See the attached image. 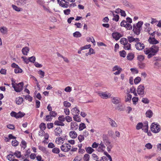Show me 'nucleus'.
Returning a JSON list of instances; mask_svg holds the SVG:
<instances>
[{"mask_svg": "<svg viewBox=\"0 0 161 161\" xmlns=\"http://www.w3.org/2000/svg\"><path fill=\"white\" fill-rule=\"evenodd\" d=\"M102 138L103 141H101L99 142L97 150L99 152H103L104 153V152H105V150L106 147L107 151L108 152H110L113 147V145L111 144L108 136L106 135L103 134Z\"/></svg>", "mask_w": 161, "mask_h": 161, "instance_id": "nucleus-1", "label": "nucleus"}, {"mask_svg": "<svg viewBox=\"0 0 161 161\" xmlns=\"http://www.w3.org/2000/svg\"><path fill=\"white\" fill-rule=\"evenodd\" d=\"M159 47L156 45H153L150 48H146L144 50V52L146 54L148 55L147 58H150L155 55L158 52Z\"/></svg>", "mask_w": 161, "mask_h": 161, "instance_id": "nucleus-2", "label": "nucleus"}, {"mask_svg": "<svg viewBox=\"0 0 161 161\" xmlns=\"http://www.w3.org/2000/svg\"><path fill=\"white\" fill-rule=\"evenodd\" d=\"M12 87L14 89V90L17 92H20L23 89L24 83L23 82L16 84V85L14 84L13 83L12 84Z\"/></svg>", "mask_w": 161, "mask_h": 161, "instance_id": "nucleus-3", "label": "nucleus"}, {"mask_svg": "<svg viewBox=\"0 0 161 161\" xmlns=\"http://www.w3.org/2000/svg\"><path fill=\"white\" fill-rule=\"evenodd\" d=\"M151 129L152 131L154 133H158L160 130V127L159 125L153 123L151 125Z\"/></svg>", "mask_w": 161, "mask_h": 161, "instance_id": "nucleus-4", "label": "nucleus"}, {"mask_svg": "<svg viewBox=\"0 0 161 161\" xmlns=\"http://www.w3.org/2000/svg\"><path fill=\"white\" fill-rule=\"evenodd\" d=\"M145 88L143 85H140L137 88V92L141 96L144 95Z\"/></svg>", "mask_w": 161, "mask_h": 161, "instance_id": "nucleus-5", "label": "nucleus"}, {"mask_svg": "<svg viewBox=\"0 0 161 161\" xmlns=\"http://www.w3.org/2000/svg\"><path fill=\"white\" fill-rule=\"evenodd\" d=\"M60 6L64 8H67L69 6V2L65 1V0H57Z\"/></svg>", "mask_w": 161, "mask_h": 161, "instance_id": "nucleus-6", "label": "nucleus"}, {"mask_svg": "<svg viewBox=\"0 0 161 161\" xmlns=\"http://www.w3.org/2000/svg\"><path fill=\"white\" fill-rule=\"evenodd\" d=\"M61 150L65 152H67L69 151L71 148V146L69 144H64L61 147Z\"/></svg>", "mask_w": 161, "mask_h": 161, "instance_id": "nucleus-7", "label": "nucleus"}, {"mask_svg": "<svg viewBox=\"0 0 161 161\" xmlns=\"http://www.w3.org/2000/svg\"><path fill=\"white\" fill-rule=\"evenodd\" d=\"M55 135L57 136H59L62 135L63 133V131L61 128L60 127L56 128L54 131Z\"/></svg>", "mask_w": 161, "mask_h": 161, "instance_id": "nucleus-8", "label": "nucleus"}, {"mask_svg": "<svg viewBox=\"0 0 161 161\" xmlns=\"http://www.w3.org/2000/svg\"><path fill=\"white\" fill-rule=\"evenodd\" d=\"M136 49L138 50H141L143 49L145 47L144 44L140 42H137L135 44Z\"/></svg>", "mask_w": 161, "mask_h": 161, "instance_id": "nucleus-9", "label": "nucleus"}, {"mask_svg": "<svg viewBox=\"0 0 161 161\" xmlns=\"http://www.w3.org/2000/svg\"><path fill=\"white\" fill-rule=\"evenodd\" d=\"M99 95L103 98L107 99L109 97L111 96L110 93L107 92H100Z\"/></svg>", "mask_w": 161, "mask_h": 161, "instance_id": "nucleus-10", "label": "nucleus"}, {"mask_svg": "<svg viewBox=\"0 0 161 161\" xmlns=\"http://www.w3.org/2000/svg\"><path fill=\"white\" fill-rule=\"evenodd\" d=\"M113 37L116 40H118L122 36V35L117 32H114L112 34Z\"/></svg>", "mask_w": 161, "mask_h": 161, "instance_id": "nucleus-11", "label": "nucleus"}, {"mask_svg": "<svg viewBox=\"0 0 161 161\" xmlns=\"http://www.w3.org/2000/svg\"><path fill=\"white\" fill-rule=\"evenodd\" d=\"M121 101L120 98L118 97H113L112 99V102L114 104H118Z\"/></svg>", "mask_w": 161, "mask_h": 161, "instance_id": "nucleus-12", "label": "nucleus"}, {"mask_svg": "<svg viewBox=\"0 0 161 161\" xmlns=\"http://www.w3.org/2000/svg\"><path fill=\"white\" fill-rule=\"evenodd\" d=\"M148 41L150 44H156L159 43L158 41L153 37H149Z\"/></svg>", "mask_w": 161, "mask_h": 161, "instance_id": "nucleus-13", "label": "nucleus"}, {"mask_svg": "<svg viewBox=\"0 0 161 161\" xmlns=\"http://www.w3.org/2000/svg\"><path fill=\"white\" fill-rule=\"evenodd\" d=\"M71 111L73 116L79 115V114L80 111L76 108H73L71 110Z\"/></svg>", "mask_w": 161, "mask_h": 161, "instance_id": "nucleus-14", "label": "nucleus"}, {"mask_svg": "<svg viewBox=\"0 0 161 161\" xmlns=\"http://www.w3.org/2000/svg\"><path fill=\"white\" fill-rule=\"evenodd\" d=\"M109 123L112 127L116 128L117 126L116 122L113 120L109 118Z\"/></svg>", "mask_w": 161, "mask_h": 161, "instance_id": "nucleus-15", "label": "nucleus"}, {"mask_svg": "<svg viewBox=\"0 0 161 161\" xmlns=\"http://www.w3.org/2000/svg\"><path fill=\"white\" fill-rule=\"evenodd\" d=\"M127 38L129 42H133L135 41V42H139V39L138 38H135L132 36H128Z\"/></svg>", "mask_w": 161, "mask_h": 161, "instance_id": "nucleus-16", "label": "nucleus"}, {"mask_svg": "<svg viewBox=\"0 0 161 161\" xmlns=\"http://www.w3.org/2000/svg\"><path fill=\"white\" fill-rule=\"evenodd\" d=\"M64 139L61 137H58L56 138V142L58 144L63 143Z\"/></svg>", "mask_w": 161, "mask_h": 161, "instance_id": "nucleus-17", "label": "nucleus"}, {"mask_svg": "<svg viewBox=\"0 0 161 161\" xmlns=\"http://www.w3.org/2000/svg\"><path fill=\"white\" fill-rule=\"evenodd\" d=\"M17 3L19 5H24L27 3V0H17Z\"/></svg>", "mask_w": 161, "mask_h": 161, "instance_id": "nucleus-18", "label": "nucleus"}, {"mask_svg": "<svg viewBox=\"0 0 161 161\" xmlns=\"http://www.w3.org/2000/svg\"><path fill=\"white\" fill-rule=\"evenodd\" d=\"M78 125L77 123L75 122H72L71 123V128L72 130H76L77 129V127L76 126H78Z\"/></svg>", "mask_w": 161, "mask_h": 161, "instance_id": "nucleus-19", "label": "nucleus"}, {"mask_svg": "<svg viewBox=\"0 0 161 161\" xmlns=\"http://www.w3.org/2000/svg\"><path fill=\"white\" fill-rule=\"evenodd\" d=\"M133 31L134 33L138 35H139L140 32V29L137 28L135 25L133 26Z\"/></svg>", "mask_w": 161, "mask_h": 161, "instance_id": "nucleus-20", "label": "nucleus"}, {"mask_svg": "<svg viewBox=\"0 0 161 161\" xmlns=\"http://www.w3.org/2000/svg\"><path fill=\"white\" fill-rule=\"evenodd\" d=\"M69 136L72 138H76L77 136L76 132L75 131H71L69 133Z\"/></svg>", "mask_w": 161, "mask_h": 161, "instance_id": "nucleus-21", "label": "nucleus"}, {"mask_svg": "<svg viewBox=\"0 0 161 161\" xmlns=\"http://www.w3.org/2000/svg\"><path fill=\"white\" fill-rule=\"evenodd\" d=\"M22 51L24 55H27L29 51V49L28 47H25L22 49Z\"/></svg>", "mask_w": 161, "mask_h": 161, "instance_id": "nucleus-22", "label": "nucleus"}, {"mask_svg": "<svg viewBox=\"0 0 161 161\" xmlns=\"http://www.w3.org/2000/svg\"><path fill=\"white\" fill-rule=\"evenodd\" d=\"M16 101L17 104L20 105L23 101V99L22 97H18L16 98Z\"/></svg>", "mask_w": 161, "mask_h": 161, "instance_id": "nucleus-23", "label": "nucleus"}, {"mask_svg": "<svg viewBox=\"0 0 161 161\" xmlns=\"http://www.w3.org/2000/svg\"><path fill=\"white\" fill-rule=\"evenodd\" d=\"M1 32L3 35H5L7 33V29L5 27H1L0 29Z\"/></svg>", "mask_w": 161, "mask_h": 161, "instance_id": "nucleus-24", "label": "nucleus"}, {"mask_svg": "<svg viewBox=\"0 0 161 161\" xmlns=\"http://www.w3.org/2000/svg\"><path fill=\"white\" fill-rule=\"evenodd\" d=\"M110 12H111L114 17L113 18V19L116 22L118 21L119 20V16L118 14H114V11H111Z\"/></svg>", "mask_w": 161, "mask_h": 161, "instance_id": "nucleus-25", "label": "nucleus"}, {"mask_svg": "<svg viewBox=\"0 0 161 161\" xmlns=\"http://www.w3.org/2000/svg\"><path fill=\"white\" fill-rule=\"evenodd\" d=\"M146 116L147 117L150 118L153 115L152 111L151 110H148L146 113Z\"/></svg>", "mask_w": 161, "mask_h": 161, "instance_id": "nucleus-26", "label": "nucleus"}, {"mask_svg": "<svg viewBox=\"0 0 161 161\" xmlns=\"http://www.w3.org/2000/svg\"><path fill=\"white\" fill-rule=\"evenodd\" d=\"M85 149L86 152L89 154H91L94 151V150L91 147H86L85 148Z\"/></svg>", "mask_w": 161, "mask_h": 161, "instance_id": "nucleus-27", "label": "nucleus"}, {"mask_svg": "<svg viewBox=\"0 0 161 161\" xmlns=\"http://www.w3.org/2000/svg\"><path fill=\"white\" fill-rule=\"evenodd\" d=\"M134 57V56L133 54L132 53H130L128 54L127 56V58L128 60H131L133 59Z\"/></svg>", "mask_w": 161, "mask_h": 161, "instance_id": "nucleus-28", "label": "nucleus"}, {"mask_svg": "<svg viewBox=\"0 0 161 161\" xmlns=\"http://www.w3.org/2000/svg\"><path fill=\"white\" fill-rule=\"evenodd\" d=\"M130 92L131 93H133L134 95L136 96H137V93L136 92V89L135 87H133L130 88Z\"/></svg>", "mask_w": 161, "mask_h": 161, "instance_id": "nucleus-29", "label": "nucleus"}, {"mask_svg": "<svg viewBox=\"0 0 161 161\" xmlns=\"http://www.w3.org/2000/svg\"><path fill=\"white\" fill-rule=\"evenodd\" d=\"M120 43L123 45L128 42L127 39L125 38H122L120 39Z\"/></svg>", "mask_w": 161, "mask_h": 161, "instance_id": "nucleus-30", "label": "nucleus"}, {"mask_svg": "<svg viewBox=\"0 0 161 161\" xmlns=\"http://www.w3.org/2000/svg\"><path fill=\"white\" fill-rule=\"evenodd\" d=\"M54 124L59 126H64V124L62 121H60L59 120H56L54 123Z\"/></svg>", "mask_w": 161, "mask_h": 161, "instance_id": "nucleus-31", "label": "nucleus"}, {"mask_svg": "<svg viewBox=\"0 0 161 161\" xmlns=\"http://www.w3.org/2000/svg\"><path fill=\"white\" fill-rule=\"evenodd\" d=\"M124 48L125 49L129 50L130 49L131 45L130 44L128 43V42L124 45Z\"/></svg>", "mask_w": 161, "mask_h": 161, "instance_id": "nucleus-32", "label": "nucleus"}, {"mask_svg": "<svg viewBox=\"0 0 161 161\" xmlns=\"http://www.w3.org/2000/svg\"><path fill=\"white\" fill-rule=\"evenodd\" d=\"M74 120L78 122H80L81 121V119L80 118V116L79 115H76L74 116H73Z\"/></svg>", "mask_w": 161, "mask_h": 161, "instance_id": "nucleus-33", "label": "nucleus"}, {"mask_svg": "<svg viewBox=\"0 0 161 161\" xmlns=\"http://www.w3.org/2000/svg\"><path fill=\"white\" fill-rule=\"evenodd\" d=\"M86 127L85 124L84 123H81L79 125V130H82Z\"/></svg>", "mask_w": 161, "mask_h": 161, "instance_id": "nucleus-34", "label": "nucleus"}, {"mask_svg": "<svg viewBox=\"0 0 161 161\" xmlns=\"http://www.w3.org/2000/svg\"><path fill=\"white\" fill-rule=\"evenodd\" d=\"M73 36L75 37H80L81 36V34L79 31H76L73 34Z\"/></svg>", "mask_w": 161, "mask_h": 161, "instance_id": "nucleus-35", "label": "nucleus"}, {"mask_svg": "<svg viewBox=\"0 0 161 161\" xmlns=\"http://www.w3.org/2000/svg\"><path fill=\"white\" fill-rule=\"evenodd\" d=\"M25 115V114L19 112L18 113H17V118H22Z\"/></svg>", "mask_w": 161, "mask_h": 161, "instance_id": "nucleus-36", "label": "nucleus"}, {"mask_svg": "<svg viewBox=\"0 0 161 161\" xmlns=\"http://www.w3.org/2000/svg\"><path fill=\"white\" fill-rule=\"evenodd\" d=\"M52 152L56 154H58L60 152L59 149L57 147H55L52 150Z\"/></svg>", "mask_w": 161, "mask_h": 161, "instance_id": "nucleus-37", "label": "nucleus"}, {"mask_svg": "<svg viewBox=\"0 0 161 161\" xmlns=\"http://www.w3.org/2000/svg\"><path fill=\"white\" fill-rule=\"evenodd\" d=\"M14 71L16 74L21 73L22 72V70L19 66L17 68L14 69Z\"/></svg>", "mask_w": 161, "mask_h": 161, "instance_id": "nucleus-38", "label": "nucleus"}, {"mask_svg": "<svg viewBox=\"0 0 161 161\" xmlns=\"http://www.w3.org/2000/svg\"><path fill=\"white\" fill-rule=\"evenodd\" d=\"M14 154L18 158H20L21 157V153L19 151H16Z\"/></svg>", "mask_w": 161, "mask_h": 161, "instance_id": "nucleus-39", "label": "nucleus"}, {"mask_svg": "<svg viewBox=\"0 0 161 161\" xmlns=\"http://www.w3.org/2000/svg\"><path fill=\"white\" fill-rule=\"evenodd\" d=\"M142 130L144 132H147L148 130V126L147 124H145V125L142 127Z\"/></svg>", "mask_w": 161, "mask_h": 161, "instance_id": "nucleus-40", "label": "nucleus"}, {"mask_svg": "<svg viewBox=\"0 0 161 161\" xmlns=\"http://www.w3.org/2000/svg\"><path fill=\"white\" fill-rule=\"evenodd\" d=\"M127 97L125 98V102H127L130 101L132 97L131 95L128 93H127Z\"/></svg>", "mask_w": 161, "mask_h": 161, "instance_id": "nucleus-41", "label": "nucleus"}, {"mask_svg": "<svg viewBox=\"0 0 161 161\" xmlns=\"http://www.w3.org/2000/svg\"><path fill=\"white\" fill-rule=\"evenodd\" d=\"M143 124L142 123H139L136 126V129L137 130H139L142 128L143 127Z\"/></svg>", "mask_w": 161, "mask_h": 161, "instance_id": "nucleus-42", "label": "nucleus"}, {"mask_svg": "<svg viewBox=\"0 0 161 161\" xmlns=\"http://www.w3.org/2000/svg\"><path fill=\"white\" fill-rule=\"evenodd\" d=\"M39 127L41 130H43L46 128L45 124L43 123H42L40 124Z\"/></svg>", "mask_w": 161, "mask_h": 161, "instance_id": "nucleus-43", "label": "nucleus"}, {"mask_svg": "<svg viewBox=\"0 0 161 161\" xmlns=\"http://www.w3.org/2000/svg\"><path fill=\"white\" fill-rule=\"evenodd\" d=\"M142 102L145 104H148L149 103V100L147 98H143Z\"/></svg>", "mask_w": 161, "mask_h": 161, "instance_id": "nucleus-44", "label": "nucleus"}, {"mask_svg": "<svg viewBox=\"0 0 161 161\" xmlns=\"http://www.w3.org/2000/svg\"><path fill=\"white\" fill-rule=\"evenodd\" d=\"M90 156L87 154H85L83 157V159L85 161H88L89 160Z\"/></svg>", "mask_w": 161, "mask_h": 161, "instance_id": "nucleus-45", "label": "nucleus"}, {"mask_svg": "<svg viewBox=\"0 0 161 161\" xmlns=\"http://www.w3.org/2000/svg\"><path fill=\"white\" fill-rule=\"evenodd\" d=\"M93 51L94 50L92 48H90L88 52L86 53V55L87 56L89 55H91L92 54L94 53L93 52Z\"/></svg>", "mask_w": 161, "mask_h": 161, "instance_id": "nucleus-46", "label": "nucleus"}, {"mask_svg": "<svg viewBox=\"0 0 161 161\" xmlns=\"http://www.w3.org/2000/svg\"><path fill=\"white\" fill-rule=\"evenodd\" d=\"M141 79L140 77H137L135 79L134 82L135 84H137L141 81Z\"/></svg>", "mask_w": 161, "mask_h": 161, "instance_id": "nucleus-47", "label": "nucleus"}, {"mask_svg": "<svg viewBox=\"0 0 161 161\" xmlns=\"http://www.w3.org/2000/svg\"><path fill=\"white\" fill-rule=\"evenodd\" d=\"M119 54L121 57L124 58L125 57L126 53L125 51L123 50L119 52Z\"/></svg>", "mask_w": 161, "mask_h": 161, "instance_id": "nucleus-48", "label": "nucleus"}, {"mask_svg": "<svg viewBox=\"0 0 161 161\" xmlns=\"http://www.w3.org/2000/svg\"><path fill=\"white\" fill-rule=\"evenodd\" d=\"M137 59L140 62H142L144 60V57L142 55H138L137 57Z\"/></svg>", "mask_w": 161, "mask_h": 161, "instance_id": "nucleus-49", "label": "nucleus"}, {"mask_svg": "<svg viewBox=\"0 0 161 161\" xmlns=\"http://www.w3.org/2000/svg\"><path fill=\"white\" fill-rule=\"evenodd\" d=\"M64 105L66 107H69L70 106L71 104L68 102L65 101L64 102Z\"/></svg>", "mask_w": 161, "mask_h": 161, "instance_id": "nucleus-50", "label": "nucleus"}, {"mask_svg": "<svg viewBox=\"0 0 161 161\" xmlns=\"http://www.w3.org/2000/svg\"><path fill=\"white\" fill-rule=\"evenodd\" d=\"M12 7L16 11H21V9L18 7L16 5H12Z\"/></svg>", "mask_w": 161, "mask_h": 161, "instance_id": "nucleus-51", "label": "nucleus"}, {"mask_svg": "<svg viewBox=\"0 0 161 161\" xmlns=\"http://www.w3.org/2000/svg\"><path fill=\"white\" fill-rule=\"evenodd\" d=\"M12 145L14 147L18 146L19 144V142L16 140H15L12 142Z\"/></svg>", "mask_w": 161, "mask_h": 161, "instance_id": "nucleus-52", "label": "nucleus"}, {"mask_svg": "<svg viewBox=\"0 0 161 161\" xmlns=\"http://www.w3.org/2000/svg\"><path fill=\"white\" fill-rule=\"evenodd\" d=\"M145 147L147 148V149H152V148L153 145L151 144V143H148L145 145Z\"/></svg>", "mask_w": 161, "mask_h": 161, "instance_id": "nucleus-53", "label": "nucleus"}, {"mask_svg": "<svg viewBox=\"0 0 161 161\" xmlns=\"http://www.w3.org/2000/svg\"><path fill=\"white\" fill-rule=\"evenodd\" d=\"M143 24V22L142 21H139L136 24V27L140 29L142 27V25Z\"/></svg>", "mask_w": 161, "mask_h": 161, "instance_id": "nucleus-54", "label": "nucleus"}, {"mask_svg": "<svg viewBox=\"0 0 161 161\" xmlns=\"http://www.w3.org/2000/svg\"><path fill=\"white\" fill-rule=\"evenodd\" d=\"M104 154L108 158L109 160V161H112L111 156L107 152H104Z\"/></svg>", "mask_w": 161, "mask_h": 161, "instance_id": "nucleus-55", "label": "nucleus"}, {"mask_svg": "<svg viewBox=\"0 0 161 161\" xmlns=\"http://www.w3.org/2000/svg\"><path fill=\"white\" fill-rule=\"evenodd\" d=\"M132 100L134 104H136L138 100V98L136 97H134L132 99Z\"/></svg>", "mask_w": 161, "mask_h": 161, "instance_id": "nucleus-56", "label": "nucleus"}, {"mask_svg": "<svg viewBox=\"0 0 161 161\" xmlns=\"http://www.w3.org/2000/svg\"><path fill=\"white\" fill-rule=\"evenodd\" d=\"M38 74L40 75L41 76L40 77L41 78H42L44 77L45 73L42 70H40L38 71Z\"/></svg>", "mask_w": 161, "mask_h": 161, "instance_id": "nucleus-57", "label": "nucleus"}, {"mask_svg": "<svg viewBox=\"0 0 161 161\" xmlns=\"http://www.w3.org/2000/svg\"><path fill=\"white\" fill-rule=\"evenodd\" d=\"M24 96L25 97V99L28 100V101L30 102H31L32 100V98L29 95H28L25 96Z\"/></svg>", "mask_w": 161, "mask_h": 161, "instance_id": "nucleus-58", "label": "nucleus"}, {"mask_svg": "<svg viewBox=\"0 0 161 161\" xmlns=\"http://www.w3.org/2000/svg\"><path fill=\"white\" fill-rule=\"evenodd\" d=\"M57 114V113L54 111H51L50 112V115L51 117H55Z\"/></svg>", "mask_w": 161, "mask_h": 161, "instance_id": "nucleus-59", "label": "nucleus"}, {"mask_svg": "<svg viewBox=\"0 0 161 161\" xmlns=\"http://www.w3.org/2000/svg\"><path fill=\"white\" fill-rule=\"evenodd\" d=\"M38 148L39 150L42 151L44 153H45L46 151V148L42 146H38Z\"/></svg>", "mask_w": 161, "mask_h": 161, "instance_id": "nucleus-60", "label": "nucleus"}, {"mask_svg": "<svg viewBox=\"0 0 161 161\" xmlns=\"http://www.w3.org/2000/svg\"><path fill=\"white\" fill-rule=\"evenodd\" d=\"M35 60L36 58L34 56H33L29 58V61L31 62L34 63L35 61Z\"/></svg>", "mask_w": 161, "mask_h": 161, "instance_id": "nucleus-61", "label": "nucleus"}, {"mask_svg": "<svg viewBox=\"0 0 161 161\" xmlns=\"http://www.w3.org/2000/svg\"><path fill=\"white\" fill-rule=\"evenodd\" d=\"M70 9H67L64 10V13L65 15H69L70 14Z\"/></svg>", "mask_w": 161, "mask_h": 161, "instance_id": "nucleus-62", "label": "nucleus"}, {"mask_svg": "<svg viewBox=\"0 0 161 161\" xmlns=\"http://www.w3.org/2000/svg\"><path fill=\"white\" fill-rule=\"evenodd\" d=\"M127 22L125 20L122 21L120 23V25L121 26H123L125 27L127 24Z\"/></svg>", "mask_w": 161, "mask_h": 161, "instance_id": "nucleus-63", "label": "nucleus"}, {"mask_svg": "<svg viewBox=\"0 0 161 161\" xmlns=\"http://www.w3.org/2000/svg\"><path fill=\"white\" fill-rule=\"evenodd\" d=\"M78 139L80 142H82L84 140V137L83 135H80L78 136Z\"/></svg>", "mask_w": 161, "mask_h": 161, "instance_id": "nucleus-64", "label": "nucleus"}]
</instances>
